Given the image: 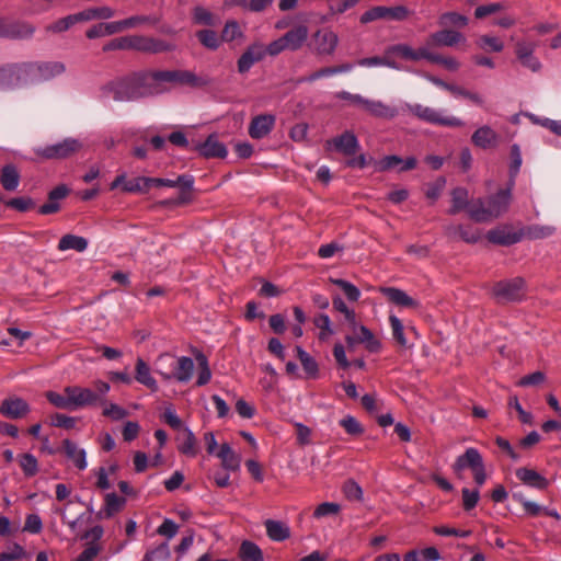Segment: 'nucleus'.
Returning a JSON list of instances; mask_svg holds the SVG:
<instances>
[{
    "label": "nucleus",
    "instance_id": "nucleus-1",
    "mask_svg": "<svg viewBox=\"0 0 561 561\" xmlns=\"http://www.w3.org/2000/svg\"><path fill=\"white\" fill-rule=\"evenodd\" d=\"M102 91L112 94L116 102H130L161 94L154 71H138L117 78L103 85Z\"/></svg>",
    "mask_w": 561,
    "mask_h": 561
},
{
    "label": "nucleus",
    "instance_id": "nucleus-2",
    "mask_svg": "<svg viewBox=\"0 0 561 561\" xmlns=\"http://www.w3.org/2000/svg\"><path fill=\"white\" fill-rule=\"evenodd\" d=\"M514 185L508 183L506 188L499 190L486 199L477 198L469 206V216L476 222L491 221L508 209L511 202V191Z\"/></svg>",
    "mask_w": 561,
    "mask_h": 561
},
{
    "label": "nucleus",
    "instance_id": "nucleus-3",
    "mask_svg": "<svg viewBox=\"0 0 561 561\" xmlns=\"http://www.w3.org/2000/svg\"><path fill=\"white\" fill-rule=\"evenodd\" d=\"M408 111L419 119L437 126L444 127H462L463 121L456 116L445 115L444 111L419 103L408 104Z\"/></svg>",
    "mask_w": 561,
    "mask_h": 561
},
{
    "label": "nucleus",
    "instance_id": "nucleus-4",
    "mask_svg": "<svg viewBox=\"0 0 561 561\" xmlns=\"http://www.w3.org/2000/svg\"><path fill=\"white\" fill-rule=\"evenodd\" d=\"M154 77L157 79V85L163 93L167 88L165 83H173L179 85L187 87H204L206 81L197 77L195 73L188 70H154Z\"/></svg>",
    "mask_w": 561,
    "mask_h": 561
},
{
    "label": "nucleus",
    "instance_id": "nucleus-5",
    "mask_svg": "<svg viewBox=\"0 0 561 561\" xmlns=\"http://www.w3.org/2000/svg\"><path fill=\"white\" fill-rule=\"evenodd\" d=\"M492 294L499 302L520 301L526 296V283L522 277L500 280L494 284Z\"/></svg>",
    "mask_w": 561,
    "mask_h": 561
},
{
    "label": "nucleus",
    "instance_id": "nucleus-6",
    "mask_svg": "<svg viewBox=\"0 0 561 561\" xmlns=\"http://www.w3.org/2000/svg\"><path fill=\"white\" fill-rule=\"evenodd\" d=\"M82 148V142L75 138H66L60 142L37 147L34 152L46 160L66 159L77 153Z\"/></svg>",
    "mask_w": 561,
    "mask_h": 561
},
{
    "label": "nucleus",
    "instance_id": "nucleus-7",
    "mask_svg": "<svg viewBox=\"0 0 561 561\" xmlns=\"http://www.w3.org/2000/svg\"><path fill=\"white\" fill-rule=\"evenodd\" d=\"M409 15L410 11L404 5H377L364 12L360 16V22L366 24L377 20L404 21Z\"/></svg>",
    "mask_w": 561,
    "mask_h": 561
},
{
    "label": "nucleus",
    "instance_id": "nucleus-8",
    "mask_svg": "<svg viewBox=\"0 0 561 561\" xmlns=\"http://www.w3.org/2000/svg\"><path fill=\"white\" fill-rule=\"evenodd\" d=\"M175 49L176 45L173 43L150 36L134 35V50L145 54H161Z\"/></svg>",
    "mask_w": 561,
    "mask_h": 561
},
{
    "label": "nucleus",
    "instance_id": "nucleus-9",
    "mask_svg": "<svg viewBox=\"0 0 561 561\" xmlns=\"http://www.w3.org/2000/svg\"><path fill=\"white\" fill-rule=\"evenodd\" d=\"M35 28L26 22H9L0 18V37L24 39L33 36Z\"/></svg>",
    "mask_w": 561,
    "mask_h": 561
},
{
    "label": "nucleus",
    "instance_id": "nucleus-10",
    "mask_svg": "<svg viewBox=\"0 0 561 561\" xmlns=\"http://www.w3.org/2000/svg\"><path fill=\"white\" fill-rule=\"evenodd\" d=\"M64 391L70 396L71 410L93 405L100 401L99 394L89 388L68 386Z\"/></svg>",
    "mask_w": 561,
    "mask_h": 561
},
{
    "label": "nucleus",
    "instance_id": "nucleus-11",
    "mask_svg": "<svg viewBox=\"0 0 561 561\" xmlns=\"http://www.w3.org/2000/svg\"><path fill=\"white\" fill-rule=\"evenodd\" d=\"M463 41L465 36L461 33L455 30L443 27V30L431 34L426 38L424 47H427L430 50L431 48L440 46L453 47Z\"/></svg>",
    "mask_w": 561,
    "mask_h": 561
},
{
    "label": "nucleus",
    "instance_id": "nucleus-12",
    "mask_svg": "<svg viewBox=\"0 0 561 561\" xmlns=\"http://www.w3.org/2000/svg\"><path fill=\"white\" fill-rule=\"evenodd\" d=\"M537 48V44L534 42H518L515 46V54L518 59V61L524 66L525 68H528L529 70L536 72L539 71L541 68V62L538 60V58L534 55L535 50Z\"/></svg>",
    "mask_w": 561,
    "mask_h": 561
},
{
    "label": "nucleus",
    "instance_id": "nucleus-13",
    "mask_svg": "<svg viewBox=\"0 0 561 561\" xmlns=\"http://www.w3.org/2000/svg\"><path fill=\"white\" fill-rule=\"evenodd\" d=\"M31 408L28 403L19 397H9L2 400L0 404V413L7 419L19 420L24 417Z\"/></svg>",
    "mask_w": 561,
    "mask_h": 561
},
{
    "label": "nucleus",
    "instance_id": "nucleus-14",
    "mask_svg": "<svg viewBox=\"0 0 561 561\" xmlns=\"http://www.w3.org/2000/svg\"><path fill=\"white\" fill-rule=\"evenodd\" d=\"M48 453L51 455L62 453L68 459L73 461L79 470H84L88 466L84 449L79 448L77 444L70 439H64L60 448H49Z\"/></svg>",
    "mask_w": 561,
    "mask_h": 561
},
{
    "label": "nucleus",
    "instance_id": "nucleus-15",
    "mask_svg": "<svg viewBox=\"0 0 561 561\" xmlns=\"http://www.w3.org/2000/svg\"><path fill=\"white\" fill-rule=\"evenodd\" d=\"M328 146H333L335 150L344 156L352 157L359 149V142L354 133L346 130L342 135L327 141Z\"/></svg>",
    "mask_w": 561,
    "mask_h": 561
},
{
    "label": "nucleus",
    "instance_id": "nucleus-16",
    "mask_svg": "<svg viewBox=\"0 0 561 561\" xmlns=\"http://www.w3.org/2000/svg\"><path fill=\"white\" fill-rule=\"evenodd\" d=\"M264 57L265 47L262 44L255 43L250 45L238 59V71L240 73L248 72L254 64L261 61Z\"/></svg>",
    "mask_w": 561,
    "mask_h": 561
},
{
    "label": "nucleus",
    "instance_id": "nucleus-17",
    "mask_svg": "<svg viewBox=\"0 0 561 561\" xmlns=\"http://www.w3.org/2000/svg\"><path fill=\"white\" fill-rule=\"evenodd\" d=\"M194 371V362L191 357L181 356L176 359L171 374L160 373L164 379L174 378L179 382L191 380Z\"/></svg>",
    "mask_w": 561,
    "mask_h": 561
},
{
    "label": "nucleus",
    "instance_id": "nucleus-18",
    "mask_svg": "<svg viewBox=\"0 0 561 561\" xmlns=\"http://www.w3.org/2000/svg\"><path fill=\"white\" fill-rule=\"evenodd\" d=\"M314 48L319 55H331L333 54L337 45V35L332 31L324 28L318 31L314 36Z\"/></svg>",
    "mask_w": 561,
    "mask_h": 561
},
{
    "label": "nucleus",
    "instance_id": "nucleus-19",
    "mask_svg": "<svg viewBox=\"0 0 561 561\" xmlns=\"http://www.w3.org/2000/svg\"><path fill=\"white\" fill-rule=\"evenodd\" d=\"M68 194L69 188L66 185L61 184L56 186L48 193V201L38 208V213L41 215H51L58 213L60 210L59 201L66 198Z\"/></svg>",
    "mask_w": 561,
    "mask_h": 561
},
{
    "label": "nucleus",
    "instance_id": "nucleus-20",
    "mask_svg": "<svg viewBox=\"0 0 561 561\" xmlns=\"http://www.w3.org/2000/svg\"><path fill=\"white\" fill-rule=\"evenodd\" d=\"M198 153L205 158H225L228 153L225 145L220 142L215 135L196 146Z\"/></svg>",
    "mask_w": 561,
    "mask_h": 561
},
{
    "label": "nucleus",
    "instance_id": "nucleus-21",
    "mask_svg": "<svg viewBox=\"0 0 561 561\" xmlns=\"http://www.w3.org/2000/svg\"><path fill=\"white\" fill-rule=\"evenodd\" d=\"M360 108L370 114L371 116L378 118L389 119L393 118L398 114L394 107H391L381 101L369 100L366 98H364Z\"/></svg>",
    "mask_w": 561,
    "mask_h": 561
},
{
    "label": "nucleus",
    "instance_id": "nucleus-22",
    "mask_svg": "<svg viewBox=\"0 0 561 561\" xmlns=\"http://www.w3.org/2000/svg\"><path fill=\"white\" fill-rule=\"evenodd\" d=\"M482 465H483V459H482V456L479 453V450L473 447H470V448H467L462 455L457 457V459L454 463V470L456 472H459L466 468H469L473 471L478 467H481Z\"/></svg>",
    "mask_w": 561,
    "mask_h": 561
},
{
    "label": "nucleus",
    "instance_id": "nucleus-23",
    "mask_svg": "<svg viewBox=\"0 0 561 561\" xmlns=\"http://www.w3.org/2000/svg\"><path fill=\"white\" fill-rule=\"evenodd\" d=\"M274 124L275 117L273 115H259L251 121L249 135L254 139H261L272 130Z\"/></svg>",
    "mask_w": 561,
    "mask_h": 561
},
{
    "label": "nucleus",
    "instance_id": "nucleus-24",
    "mask_svg": "<svg viewBox=\"0 0 561 561\" xmlns=\"http://www.w3.org/2000/svg\"><path fill=\"white\" fill-rule=\"evenodd\" d=\"M427 47H420L419 49H413L409 45L405 44H396L389 46L386 50L387 56H398L405 60L417 61L420 59H424V56L421 54H426Z\"/></svg>",
    "mask_w": 561,
    "mask_h": 561
},
{
    "label": "nucleus",
    "instance_id": "nucleus-25",
    "mask_svg": "<svg viewBox=\"0 0 561 561\" xmlns=\"http://www.w3.org/2000/svg\"><path fill=\"white\" fill-rule=\"evenodd\" d=\"M515 474L525 485L537 490H545L549 484L548 480L534 469L518 468Z\"/></svg>",
    "mask_w": 561,
    "mask_h": 561
},
{
    "label": "nucleus",
    "instance_id": "nucleus-26",
    "mask_svg": "<svg viewBox=\"0 0 561 561\" xmlns=\"http://www.w3.org/2000/svg\"><path fill=\"white\" fill-rule=\"evenodd\" d=\"M497 140L496 131L486 125L479 127L471 136L472 144L482 149L495 147Z\"/></svg>",
    "mask_w": 561,
    "mask_h": 561
},
{
    "label": "nucleus",
    "instance_id": "nucleus-27",
    "mask_svg": "<svg viewBox=\"0 0 561 561\" xmlns=\"http://www.w3.org/2000/svg\"><path fill=\"white\" fill-rule=\"evenodd\" d=\"M14 65L19 80V87L38 82L37 61L18 62Z\"/></svg>",
    "mask_w": 561,
    "mask_h": 561
},
{
    "label": "nucleus",
    "instance_id": "nucleus-28",
    "mask_svg": "<svg viewBox=\"0 0 561 561\" xmlns=\"http://www.w3.org/2000/svg\"><path fill=\"white\" fill-rule=\"evenodd\" d=\"M382 295H385L389 301L400 307L416 308L417 301L407 295L405 291L394 287H382L380 288Z\"/></svg>",
    "mask_w": 561,
    "mask_h": 561
},
{
    "label": "nucleus",
    "instance_id": "nucleus-29",
    "mask_svg": "<svg viewBox=\"0 0 561 561\" xmlns=\"http://www.w3.org/2000/svg\"><path fill=\"white\" fill-rule=\"evenodd\" d=\"M308 37V28L305 25L296 26L286 32L282 38L287 49L297 50Z\"/></svg>",
    "mask_w": 561,
    "mask_h": 561
},
{
    "label": "nucleus",
    "instance_id": "nucleus-30",
    "mask_svg": "<svg viewBox=\"0 0 561 561\" xmlns=\"http://www.w3.org/2000/svg\"><path fill=\"white\" fill-rule=\"evenodd\" d=\"M66 66L61 61H37L38 82L62 75Z\"/></svg>",
    "mask_w": 561,
    "mask_h": 561
},
{
    "label": "nucleus",
    "instance_id": "nucleus-31",
    "mask_svg": "<svg viewBox=\"0 0 561 561\" xmlns=\"http://www.w3.org/2000/svg\"><path fill=\"white\" fill-rule=\"evenodd\" d=\"M135 379L150 389L151 391L158 390L157 380L150 374V367L142 358H137L135 365Z\"/></svg>",
    "mask_w": 561,
    "mask_h": 561
},
{
    "label": "nucleus",
    "instance_id": "nucleus-32",
    "mask_svg": "<svg viewBox=\"0 0 561 561\" xmlns=\"http://www.w3.org/2000/svg\"><path fill=\"white\" fill-rule=\"evenodd\" d=\"M0 183L2 187L12 192L19 187L20 184V172L14 164H5L0 171Z\"/></svg>",
    "mask_w": 561,
    "mask_h": 561
},
{
    "label": "nucleus",
    "instance_id": "nucleus-33",
    "mask_svg": "<svg viewBox=\"0 0 561 561\" xmlns=\"http://www.w3.org/2000/svg\"><path fill=\"white\" fill-rule=\"evenodd\" d=\"M451 207L448 210L450 215H456L459 211L467 209L469 213V206L472 202H469V193L465 187H456L450 192Z\"/></svg>",
    "mask_w": 561,
    "mask_h": 561
},
{
    "label": "nucleus",
    "instance_id": "nucleus-34",
    "mask_svg": "<svg viewBox=\"0 0 561 561\" xmlns=\"http://www.w3.org/2000/svg\"><path fill=\"white\" fill-rule=\"evenodd\" d=\"M357 343L364 344L370 353L379 352L381 344L374 333L365 325L356 328V333H353Z\"/></svg>",
    "mask_w": 561,
    "mask_h": 561
},
{
    "label": "nucleus",
    "instance_id": "nucleus-35",
    "mask_svg": "<svg viewBox=\"0 0 561 561\" xmlns=\"http://www.w3.org/2000/svg\"><path fill=\"white\" fill-rule=\"evenodd\" d=\"M217 457L220 458L221 465L226 470H239L241 458L232 450L229 444H222L220 446Z\"/></svg>",
    "mask_w": 561,
    "mask_h": 561
},
{
    "label": "nucleus",
    "instance_id": "nucleus-36",
    "mask_svg": "<svg viewBox=\"0 0 561 561\" xmlns=\"http://www.w3.org/2000/svg\"><path fill=\"white\" fill-rule=\"evenodd\" d=\"M19 88V80L16 77L15 65L7 64L0 66V90H13Z\"/></svg>",
    "mask_w": 561,
    "mask_h": 561
},
{
    "label": "nucleus",
    "instance_id": "nucleus-37",
    "mask_svg": "<svg viewBox=\"0 0 561 561\" xmlns=\"http://www.w3.org/2000/svg\"><path fill=\"white\" fill-rule=\"evenodd\" d=\"M469 23V18L455 11L443 13L438 19V24L442 27L451 28H465Z\"/></svg>",
    "mask_w": 561,
    "mask_h": 561
},
{
    "label": "nucleus",
    "instance_id": "nucleus-38",
    "mask_svg": "<svg viewBox=\"0 0 561 561\" xmlns=\"http://www.w3.org/2000/svg\"><path fill=\"white\" fill-rule=\"evenodd\" d=\"M125 499L116 493H107L105 495L104 508L99 513L100 518H110L118 513L125 505Z\"/></svg>",
    "mask_w": 561,
    "mask_h": 561
},
{
    "label": "nucleus",
    "instance_id": "nucleus-39",
    "mask_svg": "<svg viewBox=\"0 0 561 561\" xmlns=\"http://www.w3.org/2000/svg\"><path fill=\"white\" fill-rule=\"evenodd\" d=\"M266 534L274 541H284L290 536L289 528L282 522L267 519L264 523Z\"/></svg>",
    "mask_w": 561,
    "mask_h": 561
},
{
    "label": "nucleus",
    "instance_id": "nucleus-40",
    "mask_svg": "<svg viewBox=\"0 0 561 561\" xmlns=\"http://www.w3.org/2000/svg\"><path fill=\"white\" fill-rule=\"evenodd\" d=\"M486 238L490 242L500 245H511L519 241L517 233L501 228L490 230Z\"/></svg>",
    "mask_w": 561,
    "mask_h": 561
},
{
    "label": "nucleus",
    "instance_id": "nucleus-41",
    "mask_svg": "<svg viewBox=\"0 0 561 561\" xmlns=\"http://www.w3.org/2000/svg\"><path fill=\"white\" fill-rule=\"evenodd\" d=\"M79 22L91 21L95 19L107 20L115 15V11L110 7L90 8L77 13Z\"/></svg>",
    "mask_w": 561,
    "mask_h": 561
},
{
    "label": "nucleus",
    "instance_id": "nucleus-42",
    "mask_svg": "<svg viewBox=\"0 0 561 561\" xmlns=\"http://www.w3.org/2000/svg\"><path fill=\"white\" fill-rule=\"evenodd\" d=\"M239 558L241 561H263V553L260 547L249 540L242 541L239 548Z\"/></svg>",
    "mask_w": 561,
    "mask_h": 561
},
{
    "label": "nucleus",
    "instance_id": "nucleus-43",
    "mask_svg": "<svg viewBox=\"0 0 561 561\" xmlns=\"http://www.w3.org/2000/svg\"><path fill=\"white\" fill-rule=\"evenodd\" d=\"M87 248V239L75 234H66L58 242V250L60 251L72 249L78 252H83Z\"/></svg>",
    "mask_w": 561,
    "mask_h": 561
},
{
    "label": "nucleus",
    "instance_id": "nucleus-44",
    "mask_svg": "<svg viewBox=\"0 0 561 561\" xmlns=\"http://www.w3.org/2000/svg\"><path fill=\"white\" fill-rule=\"evenodd\" d=\"M296 353H297V357L300 360L306 374L311 378H316L319 373V366H318L317 362L314 360V358L311 357L300 346H296Z\"/></svg>",
    "mask_w": 561,
    "mask_h": 561
},
{
    "label": "nucleus",
    "instance_id": "nucleus-45",
    "mask_svg": "<svg viewBox=\"0 0 561 561\" xmlns=\"http://www.w3.org/2000/svg\"><path fill=\"white\" fill-rule=\"evenodd\" d=\"M422 55L424 56V59H426L427 61L442 65L447 70H450V71H456L460 67V64L456 58L445 57L439 54L433 53L430 49H427L426 54H422Z\"/></svg>",
    "mask_w": 561,
    "mask_h": 561
},
{
    "label": "nucleus",
    "instance_id": "nucleus-46",
    "mask_svg": "<svg viewBox=\"0 0 561 561\" xmlns=\"http://www.w3.org/2000/svg\"><path fill=\"white\" fill-rule=\"evenodd\" d=\"M196 444L197 442L193 432L190 428L184 427L182 443L179 447L180 451L186 456L194 457L197 454Z\"/></svg>",
    "mask_w": 561,
    "mask_h": 561
},
{
    "label": "nucleus",
    "instance_id": "nucleus-47",
    "mask_svg": "<svg viewBox=\"0 0 561 561\" xmlns=\"http://www.w3.org/2000/svg\"><path fill=\"white\" fill-rule=\"evenodd\" d=\"M196 37L204 47L211 50H216L220 45V38L217 33L209 28L197 31Z\"/></svg>",
    "mask_w": 561,
    "mask_h": 561
},
{
    "label": "nucleus",
    "instance_id": "nucleus-48",
    "mask_svg": "<svg viewBox=\"0 0 561 561\" xmlns=\"http://www.w3.org/2000/svg\"><path fill=\"white\" fill-rule=\"evenodd\" d=\"M150 190L149 178L138 176L125 182L123 191L127 193H147Z\"/></svg>",
    "mask_w": 561,
    "mask_h": 561
},
{
    "label": "nucleus",
    "instance_id": "nucleus-49",
    "mask_svg": "<svg viewBox=\"0 0 561 561\" xmlns=\"http://www.w3.org/2000/svg\"><path fill=\"white\" fill-rule=\"evenodd\" d=\"M193 21L195 24L215 26L217 19L215 15L203 7H195L193 10Z\"/></svg>",
    "mask_w": 561,
    "mask_h": 561
},
{
    "label": "nucleus",
    "instance_id": "nucleus-50",
    "mask_svg": "<svg viewBox=\"0 0 561 561\" xmlns=\"http://www.w3.org/2000/svg\"><path fill=\"white\" fill-rule=\"evenodd\" d=\"M76 23H79L77 13L67 15V16L59 19L56 22L47 25L46 31L51 32V33H61V32L69 30Z\"/></svg>",
    "mask_w": 561,
    "mask_h": 561
},
{
    "label": "nucleus",
    "instance_id": "nucleus-51",
    "mask_svg": "<svg viewBox=\"0 0 561 561\" xmlns=\"http://www.w3.org/2000/svg\"><path fill=\"white\" fill-rule=\"evenodd\" d=\"M478 46L485 51H502L504 48L503 42L494 36L482 35L477 41Z\"/></svg>",
    "mask_w": 561,
    "mask_h": 561
},
{
    "label": "nucleus",
    "instance_id": "nucleus-52",
    "mask_svg": "<svg viewBox=\"0 0 561 561\" xmlns=\"http://www.w3.org/2000/svg\"><path fill=\"white\" fill-rule=\"evenodd\" d=\"M330 280L332 284L336 285L337 287H340L343 290V293L345 294L346 298L350 301H357L359 299V297H360L359 289L356 286H354L353 284H351L350 282L341 279V278H331Z\"/></svg>",
    "mask_w": 561,
    "mask_h": 561
},
{
    "label": "nucleus",
    "instance_id": "nucleus-53",
    "mask_svg": "<svg viewBox=\"0 0 561 561\" xmlns=\"http://www.w3.org/2000/svg\"><path fill=\"white\" fill-rule=\"evenodd\" d=\"M522 165V153L518 145H513L511 147V165H510V182L511 185H514L515 176L519 172Z\"/></svg>",
    "mask_w": 561,
    "mask_h": 561
},
{
    "label": "nucleus",
    "instance_id": "nucleus-54",
    "mask_svg": "<svg viewBox=\"0 0 561 561\" xmlns=\"http://www.w3.org/2000/svg\"><path fill=\"white\" fill-rule=\"evenodd\" d=\"M340 426L352 436H359L364 433L363 425L352 415H346L339 422Z\"/></svg>",
    "mask_w": 561,
    "mask_h": 561
},
{
    "label": "nucleus",
    "instance_id": "nucleus-55",
    "mask_svg": "<svg viewBox=\"0 0 561 561\" xmlns=\"http://www.w3.org/2000/svg\"><path fill=\"white\" fill-rule=\"evenodd\" d=\"M196 359L199 364V373L196 380L197 386H204L209 382L211 378V371L208 366V360L206 356L202 353H198Z\"/></svg>",
    "mask_w": 561,
    "mask_h": 561
},
{
    "label": "nucleus",
    "instance_id": "nucleus-56",
    "mask_svg": "<svg viewBox=\"0 0 561 561\" xmlns=\"http://www.w3.org/2000/svg\"><path fill=\"white\" fill-rule=\"evenodd\" d=\"M20 467L26 477H33L38 471L37 459L32 454H23L20 458Z\"/></svg>",
    "mask_w": 561,
    "mask_h": 561
},
{
    "label": "nucleus",
    "instance_id": "nucleus-57",
    "mask_svg": "<svg viewBox=\"0 0 561 561\" xmlns=\"http://www.w3.org/2000/svg\"><path fill=\"white\" fill-rule=\"evenodd\" d=\"M506 9V3L504 2H493L489 4L479 5L474 10L476 19H484L491 14L497 13L502 10Z\"/></svg>",
    "mask_w": 561,
    "mask_h": 561
},
{
    "label": "nucleus",
    "instance_id": "nucleus-58",
    "mask_svg": "<svg viewBox=\"0 0 561 561\" xmlns=\"http://www.w3.org/2000/svg\"><path fill=\"white\" fill-rule=\"evenodd\" d=\"M134 49V35L114 38L104 45L103 50Z\"/></svg>",
    "mask_w": 561,
    "mask_h": 561
},
{
    "label": "nucleus",
    "instance_id": "nucleus-59",
    "mask_svg": "<svg viewBox=\"0 0 561 561\" xmlns=\"http://www.w3.org/2000/svg\"><path fill=\"white\" fill-rule=\"evenodd\" d=\"M171 553L167 542L159 545L156 549L147 552L142 561H167Z\"/></svg>",
    "mask_w": 561,
    "mask_h": 561
},
{
    "label": "nucleus",
    "instance_id": "nucleus-60",
    "mask_svg": "<svg viewBox=\"0 0 561 561\" xmlns=\"http://www.w3.org/2000/svg\"><path fill=\"white\" fill-rule=\"evenodd\" d=\"M528 117L533 123L549 129L558 136H561V121H553L547 117H538L534 114H529Z\"/></svg>",
    "mask_w": 561,
    "mask_h": 561
},
{
    "label": "nucleus",
    "instance_id": "nucleus-61",
    "mask_svg": "<svg viewBox=\"0 0 561 561\" xmlns=\"http://www.w3.org/2000/svg\"><path fill=\"white\" fill-rule=\"evenodd\" d=\"M446 185V179L444 176L437 178L434 182L427 184L425 196L435 202L440 196Z\"/></svg>",
    "mask_w": 561,
    "mask_h": 561
},
{
    "label": "nucleus",
    "instance_id": "nucleus-62",
    "mask_svg": "<svg viewBox=\"0 0 561 561\" xmlns=\"http://www.w3.org/2000/svg\"><path fill=\"white\" fill-rule=\"evenodd\" d=\"M46 399L58 409L71 410L70 396L65 392L60 394L55 391H48L46 392Z\"/></svg>",
    "mask_w": 561,
    "mask_h": 561
},
{
    "label": "nucleus",
    "instance_id": "nucleus-63",
    "mask_svg": "<svg viewBox=\"0 0 561 561\" xmlns=\"http://www.w3.org/2000/svg\"><path fill=\"white\" fill-rule=\"evenodd\" d=\"M389 322L392 331V336L397 341V343L401 346L407 345V339L403 333V325L399 318L391 314L389 317Z\"/></svg>",
    "mask_w": 561,
    "mask_h": 561
},
{
    "label": "nucleus",
    "instance_id": "nucleus-64",
    "mask_svg": "<svg viewBox=\"0 0 561 561\" xmlns=\"http://www.w3.org/2000/svg\"><path fill=\"white\" fill-rule=\"evenodd\" d=\"M242 35L239 24L236 21H228L221 32V41L231 42Z\"/></svg>",
    "mask_w": 561,
    "mask_h": 561
}]
</instances>
